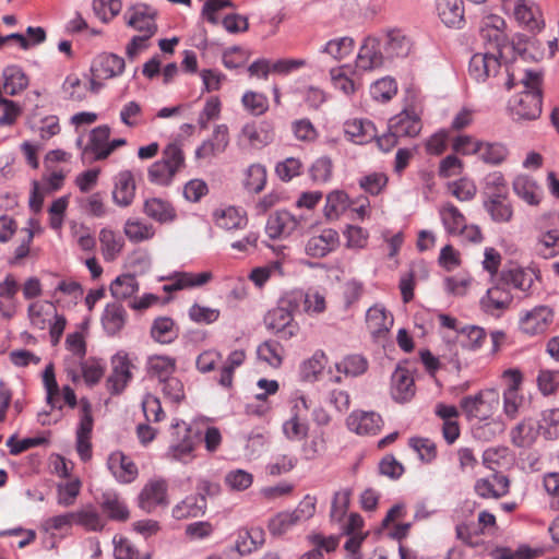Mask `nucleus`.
<instances>
[{
  "instance_id": "obj_3",
  "label": "nucleus",
  "mask_w": 559,
  "mask_h": 559,
  "mask_svg": "<svg viewBox=\"0 0 559 559\" xmlns=\"http://www.w3.org/2000/svg\"><path fill=\"white\" fill-rule=\"evenodd\" d=\"M460 406L467 419L488 420L500 406V394L495 389L483 390L464 396Z\"/></svg>"
},
{
  "instance_id": "obj_10",
  "label": "nucleus",
  "mask_w": 559,
  "mask_h": 559,
  "mask_svg": "<svg viewBox=\"0 0 559 559\" xmlns=\"http://www.w3.org/2000/svg\"><path fill=\"white\" fill-rule=\"evenodd\" d=\"M264 324L269 331L286 341L299 333V324L295 321L294 316L278 305L266 312Z\"/></svg>"
},
{
  "instance_id": "obj_8",
  "label": "nucleus",
  "mask_w": 559,
  "mask_h": 559,
  "mask_svg": "<svg viewBox=\"0 0 559 559\" xmlns=\"http://www.w3.org/2000/svg\"><path fill=\"white\" fill-rule=\"evenodd\" d=\"M132 360L124 350L117 352L111 357V373L109 374L106 385L111 394H120L132 380Z\"/></svg>"
},
{
  "instance_id": "obj_57",
  "label": "nucleus",
  "mask_w": 559,
  "mask_h": 559,
  "mask_svg": "<svg viewBox=\"0 0 559 559\" xmlns=\"http://www.w3.org/2000/svg\"><path fill=\"white\" fill-rule=\"evenodd\" d=\"M3 79L4 93L11 96L22 92L28 84L24 72L17 67H8L4 69Z\"/></svg>"
},
{
  "instance_id": "obj_7",
  "label": "nucleus",
  "mask_w": 559,
  "mask_h": 559,
  "mask_svg": "<svg viewBox=\"0 0 559 559\" xmlns=\"http://www.w3.org/2000/svg\"><path fill=\"white\" fill-rule=\"evenodd\" d=\"M502 53L486 50L472 56L468 64V73L476 82H485L489 78L498 79L501 74Z\"/></svg>"
},
{
  "instance_id": "obj_6",
  "label": "nucleus",
  "mask_w": 559,
  "mask_h": 559,
  "mask_svg": "<svg viewBox=\"0 0 559 559\" xmlns=\"http://www.w3.org/2000/svg\"><path fill=\"white\" fill-rule=\"evenodd\" d=\"M506 26V21L500 15L488 14L483 17L479 33L487 50L502 53L508 43Z\"/></svg>"
},
{
  "instance_id": "obj_64",
  "label": "nucleus",
  "mask_w": 559,
  "mask_h": 559,
  "mask_svg": "<svg viewBox=\"0 0 559 559\" xmlns=\"http://www.w3.org/2000/svg\"><path fill=\"white\" fill-rule=\"evenodd\" d=\"M539 429L547 439L559 438V408L546 409L542 414Z\"/></svg>"
},
{
  "instance_id": "obj_11",
  "label": "nucleus",
  "mask_w": 559,
  "mask_h": 559,
  "mask_svg": "<svg viewBox=\"0 0 559 559\" xmlns=\"http://www.w3.org/2000/svg\"><path fill=\"white\" fill-rule=\"evenodd\" d=\"M274 139V131L270 122H248L242 126L238 134V144L251 148H262Z\"/></svg>"
},
{
  "instance_id": "obj_13",
  "label": "nucleus",
  "mask_w": 559,
  "mask_h": 559,
  "mask_svg": "<svg viewBox=\"0 0 559 559\" xmlns=\"http://www.w3.org/2000/svg\"><path fill=\"white\" fill-rule=\"evenodd\" d=\"M73 525L71 512L50 516L43 521V547L52 549L70 532Z\"/></svg>"
},
{
  "instance_id": "obj_24",
  "label": "nucleus",
  "mask_w": 559,
  "mask_h": 559,
  "mask_svg": "<svg viewBox=\"0 0 559 559\" xmlns=\"http://www.w3.org/2000/svg\"><path fill=\"white\" fill-rule=\"evenodd\" d=\"M107 466L114 477L123 484L132 483L139 474L135 463L121 451L112 452L108 456Z\"/></svg>"
},
{
  "instance_id": "obj_47",
  "label": "nucleus",
  "mask_w": 559,
  "mask_h": 559,
  "mask_svg": "<svg viewBox=\"0 0 559 559\" xmlns=\"http://www.w3.org/2000/svg\"><path fill=\"white\" fill-rule=\"evenodd\" d=\"M102 509L115 521H126L130 515L126 501L115 492L103 495Z\"/></svg>"
},
{
  "instance_id": "obj_2",
  "label": "nucleus",
  "mask_w": 559,
  "mask_h": 559,
  "mask_svg": "<svg viewBox=\"0 0 559 559\" xmlns=\"http://www.w3.org/2000/svg\"><path fill=\"white\" fill-rule=\"evenodd\" d=\"M183 166L185 156L182 150L178 144L170 143L164 148L162 158L148 167V180L153 185L167 187Z\"/></svg>"
},
{
  "instance_id": "obj_39",
  "label": "nucleus",
  "mask_w": 559,
  "mask_h": 559,
  "mask_svg": "<svg viewBox=\"0 0 559 559\" xmlns=\"http://www.w3.org/2000/svg\"><path fill=\"white\" fill-rule=\"evenodd\" d=\"M99 242L103 257L107 262L115 261L124 246L123 238L109 228H103L99 231Z\"/></svg>"
},
{
  "instance_id": "obj_43",
  "label": "nucleus",
  "mask_w": 559,
  "mask_h": 559,
  "mask_svg": "<svg viewBox=\"0 0 559 559\" xmlns=\"http://www.w3.org/2000/svg\"><path fill=\"white\" fill-rule=\"evenodd\" d=\"M439 214L448 234L457 236L460 231L464 230L466 218L452 203L444 204Z\"/></svg>"
},
{
  "instance_id": "obj_51",
  "label": "nucleus",
  "mask_w": 559,
  "mask_h": 559,
  "mask_svg": "<svg viewBox=\"0 0 559 559\" xmlns=\"http://www.w3.org/2000/svg\"><path fill=\"white\" fill-rule=\"evenodd\" d=\"M326 356L324 352L317 350L310 358L301 362L299 376L302 381L316 382L325 366Z\"/></svg>"
},
{
  "instance_id": "obj_42",
  "label": "nucleus",
  "mask_w": 559,
  "mask_h": 559,
  "mask_svg": "<svg viewBox=\"0 0 559 559\" xmlns=\"http://www.w3.org/2000/svg\"><path fill=\"white\" fill-rule=\"evenodd\" d=\"M501 282L506 286H512L519 290L527 292L533 285L532 271L521 267L512 266L501 273Z\"/></svg>"
},
{
  "instance_id": "obj_63",
  "label": "nucleus",
  "mask_w": 559,
  "mask_h": 559,
  "mask_svg": "<svg viewBox=\"0 0 559 559\" xmlns=\"http://www.w3.org/2000/svg\"><path fill=\"white\" fill-rule=\"evenodd\" d=\"M511 462V453L507 447H493L484 451L483 463L492 471H496Z\"/></svg>"
},
{
  "instance_id": "obj_32",
  "label": "nucleus",
  "mask_w": 559,
  "mask_h": 559,
  "mask_svg": "<svg viewBox=\"0 0 559 559\" xmlns=\"http://www.w3.org/2000/svg\"><path fill=\"white\" fill-rule=\"evenodd\" d=\"M437 13L448 27L460 28L464 24L463 0H437Z\"/></svg>"
},
{
  "instance_id": "obj_5",
  "label": "nucleus",
  "mask_w": 559,
  "mask_h": 559,
  "mask_svg": "<svg viewBox=\"0 0 559 559\" xmlns=\"http://www.w3.org/2000/svg\"><path fill=\"white\" fill-rule=\"evenodd\" d=\"M157 10L146 3L140 2L128 8L123 14L127 26L134 31L153 37L157 32Z\"/></svg>"
},
{
  "instance_id": "obj_14",
  "label": "nucleus",
  "mask_w": 559,
  "mask_h": 559,
  "mask_svg": "<svg viewBox=\"0 0 559 559\" xmlns=\"http://www.w3.org/2000/svg\"><path fill=\"white\" fill-rule=\"evenodd\" d=\"M38 325L41 330H48L49 341L52 346H56L64 332L67 319L63 314L58 313L53 304L46 302L40 306V312L37 311Z\"/></svg>"
},
{
  "instance_id": "obj_58",
  "label": "nucleus",
  "mask_w": 559,
  "mask_h": 559,
  "mask_svg": "<svg viewBox=\"0 0 559 559\" xmlns=\"http://www.w3.org/2000/svg\"><path fill=\"white\" fill-rule=\"evenodd\" d=\"M354 48V39L349 36H343L329 40L321 49V52L331 56L335 60H342L348 57Z\"/></svg>"
},
{
  "instance_id": "obj_1",
  "label": "nucleus",
  "mask_w": 559,
  "mask_h": 559,
  "mask_svg": "<svg viewBox=\"0 0 559 559\" xmlns=\"http://www.w3.org/2000/svg\"><path fill=\"white\" fill-rule=\"evenodd\" d=\"M520 81L524 90L510 100L511 112L516 119H536L542 112V74L525 70Z\"/></svg>"
},
{
  "instance_id": "obj_61",
  "label": "nucleus",
  "mask_w": 559,
  "mask_h": 559,
  "mask_svg": "<svg viewBox=\"0 0 559 559\" xmlns=\"http://www.w3.org/2000/svg\"><path fill=\"white\" fill-rule=\"evenodd\" d=\"M352 495V488H342L334 492L330 511V518L332 521L342 522L344 520L349 507Z\"/></svg>"
},
{
  "instance_id": "obj_18",
  "label": "nucleus",
  "mask_w": 559,
  "mask_h": 559,
  "mask_svg": "<svg viewBox=\"0 0 559 559\" xmlns=\"http://www.w3.org/2000/svg\"><path fill=\"white\" fill-rule=\"evenodd\" d=\"M106 370V364L103 359L90 357L87 359L80 360V370L66 367L68 377L73 381L78 382L82 378L84 382L93 386L100 381Z\"/></svg>"
},
{
  "instance_id": "obj_26",
  "label": "nucleus",
  "mask_w": 559,
  "mask_h": 559,
  "mask_svg": "<svg viewBox=\"0 0 559 559\" xmlns=\"http://www.w3.org/2000/svg\"><path fill=\"white\" fill-rule=\"evenodd\" d=\"M213 218L215 225L226 231L240 230L248 225L246 211L231 205L215 210Z\"/></svg>"
},
{
  "instance_id": "obj_25",
  "label": "nucleus",
  "mask_w": 559,
  "mask_h": 559,
  "mask_svg": "<svg viewBox=\"0 0 559 559\" xmlns=\"http://www.w3.org/2000/svg\"><path fill=\"white\" fill-rule=\"evenodd\" d=\"M514 194L530 206H537L543 199V189L536 180L524 174L514 177L512 181Z\"/></svg>"
},
{
  "instance_id": "obj_53",
  "label": "nucleus",
  "mask_w": 559,
  "mask_h": 559,
  "mask_svg": "<svg viewBox=\"0 0 559 559\" xmlns=\"http://www.w3.org/2000/svg\"><path fill=\"white\" fill-rule=\"evenodd\" d=\"M349 207L347 193L334 190L326 195L324 216L328 219H337Z\"/></svg>"
},
{
  "instance_id": "obj_55",
  "label": "nucleus",
  "mask_w": 559,
  "mask_h": 559,
  "mask_svg": "<svg viewBox=\"0 0 559 559\" xmlns=\"http://www.w3.org/2000/svg\"><path fill=\"white\" fill-rule=\"evenodd\" d=\"M19 290V285L12 275H8L0 283V312L7 317H12L14 312L13 298Z\"/></svg>"
},
{
  "instance_id": "obj_21",
  "label": "nucleus",
  "mask_w": 559,
  "mask_h": 559,
  "mask_svg": "<svg viewBox=\"0 0 559 559\" xmlns=\"http://www.w3.org/2000/svg\"><path fill=\"white\" fill-rule=\"evenodd\" d=\"M348 429L357 435H376L383 420L376 412L354 411L346 419Z\"/></svg>"
},
{
  "instance_id": "obj_36",
  "label": "nucleus",
  "mask_w": 559,
  "mask_h": 559,
  "mask_svg": "<svg viewBox=\"0 0 559 559\" xmlns=\"http://www.w3.org/2000/svg\"><path fill=\"white\" fill-rule=\"evenodd\" d=\"M514 16L531 31H540L544 26L539 8L534 2L518 0L514 5Z\"/></svg>"
},
{
  "instance_id": "obj_33",
  "label": "nucleus",
  "mask_w": 559,
  "mask_h": 559,
  "mask_svg": "<svg viewBox=\"0 0 559 559\" xmlns=\"http://www.w3.org/2000/svg\"><path fill=\"white\" fill-rule=\"evenodd\" d=\"M127 318V311L121 304H108L102 316V324L107 335H117L124 328Z\"/></svg>"
},
{
  "instance_id": "obj_48",
  "label": "nucleus",
  "mask_w": 559,
  "mask_h": 559,
  "mask_svg": "<svg viewBox=\"0 0 559 559\" xmlns=\"http://www.w3.org/2000/svg\"><path fill=\"white\" fill-rule=\"evenodd\" d=\"M535 251L543 259H551L559 255V230L543 231L535 242Z\"/></svg>"
},
{
  "instance_id": "obj_28",
  "label": "nucleus",
  "mask_w": 559,
  "mask_h": 559,
  "mask_svg": "<svg viewBox=\"0 0 559 559\" xmlns=\"http://www.w3.org/2000/svg\"><path fill=\"white\" fill-rule=\"evenodd\" d=\"M124 59L115 53H104L97 57L92 67V74L104 80L120 75L124 71Z\"/></svg>"
},
{
  "instance_id": "obj_4",
  "label": "nucleus",
  "mask_w": 559,
  "mask_h": 559,
  "mask_svg": "<svg viewBox=\"0 0 559 559\" xmlns=\"http://www.w3.org/2000/svg\"><path fill=\"white\" fill-rule=\"evenodd\" d=\"M555 313L549 306L539 305L520 314L519 328L528 336L545 334L554 323Z\"/></svg>"
},
{
  "instance_id": "obj_45",
  "label": "nucleus",
  "mask_w": 559,
  "mask_h": 559,
  "mask_svg": "<svg viewBox=\"0 0 559 559\" xmlns=\"http://www.w3.org/2000/svg\"><path fill=\"white\" fill-rule=\"evenodd\" d=\"M510 437L515 447L528 448L536 441L538 429L531 419H524L512 428Z\"/></svg>"
},
{
  "instance_id": "obj_40",
  "label": "nucleus",
  "mask_w": 559,
  "mask_h": 559,
  "mask_svg": "<svg viewBox=\"0 0 559 559\" xmlns=\"http://www.w3.org/2000/svg\"><path fill=\"white\" fill-rule=\"evenodd\" d=\"M483 198L484 200H492L509 195L507 180L501 171H491L483 179Z\"/></svg>"
},
{
  "instance_id": "obj_38",
  "label": "nucleus",
  "mask_w": 559,
  "mask_h": 559,
  "mask_svg": "<svg viewBox=\"0 0 559 559\" xmlns=\"http://www.w3.org/2000/svg\"><path fill=\"white\" fill-rule=\"evenodd\" d=\"M368 359L360 354H349L335 362V369L346 378H357L367 372Z\"/></svg>"
},
{
  "instance_id": "obj_17",
  "label": "nucleus",
  "mask_w": 559,
  "mask_h": 559,
  "mask_svg": "<svg viewBox=\"0 0 559 559\" xmlns=\"http://www.w3.org/2000/svg\"><path fill=\"white\" fill-rule=\"evenodd\" d=\"M111 129L107 124L94 128L88 136V143L83 150V158L92 160H103L108 157V146Z\"/></svg>"
},
{
  "instance_id": "obj_37",
  "label": "nucleus",
  "mask_w": 559,
  "mask_h": 559,
  "mask_svg": "<svg viewBox=\"0 0 559 559\" xmlns=\"http://www.w3.org/2000/svg\"><path fill=\"white\" fill-rule=\"evenodd\" d=\"M483 206L495 223L504 224L513 218V205L508 197L483 200Z\"/></svg>"
},
{
  "instance_id": "obj_12",
  "label": "nucleus",
  "mask_w": 559,
  "mask_h": 559,
  "mask_svg": "<svg viewBox=\"0 0 559 559\" xmlns=\"http://www.w3.org/2000/svg\"><path fill=\"white\" fill-rule=\"evenodd\" d=\"M416 393L413 371L405 364H399L391 376L390 394L397 403L409 402Z\"/></svg>"
},
{
  "instance_id": "obj_41",
  "label": "nucleus",
  "mask_w": 559,
  "mask_h": 559,
  "mask_svg": "<svg viewBox=\"0 0 559 559\" xmlns=\"http://www.w3.org/2000/svg\"><path fill=\"white\" fill-rule=\"evenodd\" d=\"M123 233L131 242L139 243L152 239L155 228L141 218L131 217L126 221Z\"/></svg>"
},
{
  "instance_id": "obj_31",
  "label": "nucleus",
  "mask_w": 559,
  "mask_h": 559,
  "mask_svg": "<svg viewBox=\"0 0 559 559\" xmlns=\"http://www.w3.org/2000/svg\"><path fill=\"white\" fill-rule=\"evenodd\" d=\"M389 127L399 138H415L421 130V121L415 112L402 111L390 119Z\"/></svg>"
},
{
  "instance_id": "obj_22",
  "label": "nucleus",
  "mask_w": 559,
  "mask_h": 559,
  "mask_svg": "<svg viewBox=\"0 0 559 559\" xmlns=\"http://www.w3.org/2000/svg\"><path fill=\"white\" fill-rule=\"evenodd\" d=\"M340 243V236L335 229L325 228L319 235L310 237L306 243V253L312 258H323L334 251Z\"/></svg>"
},
{
  "instance_id": "obj_50",
  "label": "nucleus",
  "mask_w": 559,
  "mask_h": 559,
  "mask_svg": "<svg viewBox=\"0 0 559 559\" xmlns=\"http://www.w3.org/2000/svg\"><path fill=\"white\" fill-rule=\"evenodd\" d=\"M257 355L260 360L277 369L283 364L284 347L277 341L267 340L258 346Z\"/></svg>"
},
{
  "instance_id": "obj_29",
  "label": "nucleus",
  "mask_w": 559,
  "mask_h": 559,
  "mask_svg": "<svg viewBox=\"0 0 559 559\" xmlns=\"http://www.w3.org/2000/svg\"><path fill=\"white\" fill-rule=\"evenodd\" d=\"M393 322V316L381 305H374L367 310L366 324L374 337L388 333Z\"/></svg>"
},
{
  "instance_id": "obj_60",
  "label": "nucleus",
  "mask_w": 559,
  "mask_h": 559,
  "mask_svg": "<svg viewBox=\"0 0 559 559\" xmlns=\"http://www.w3.org/2000/svg\"><path fill=\"white\" fill-rule=\"evenodd\" d=\"M478 155L484 163L496 166L502 164L507 159L509 151L502 143L483 142L481 151Z\"/></svg>"
},
{
  "instance_id": "obj_44",
  "label": "nucleus",
  "mask_w": 559,
  "mask_h": 559,
  "mask_svg": "<svg viewBox=\"0 0 559 559\" xmlns=\"http://www.w3.org/2000/svg\"><path fill=\"white\" fill-rule=\"evenodd\" d=\"M73 524L80 525L87 531H102L105 526V521L98 511L92 507L86 506L82 509L71 512Z\"/></svg>"
},
{
  "instance_id": "obj_9",
  "label": "nucleus",
  "mask_w": 559,
  "mask_h": 559,
  "mask_svg": "<svg viewBox=\"0 0 559 559\" xmlns=\"http://www.w3.org/2000/svg\"><path fill=\"white\" fill-rule=\"evenodd\" d=\"M171 428L175 430L174 433L177 435L178 440L170 445L167 456L182 463L190 462L193 457L192 452L199 438L192 436L191 428L182 420L174 423Z\"/></svg>"
},
{
  "instance_id": "obj_52",
  "label": "nucleus",
  "mask_w": 559,
  "mask_h": 559,
  "mask_svg": "<svg viewBox=\"0 0 559 559\" xmlns=\"http://www.w3.org/2000/svg\"><path fill=\"white\" fill-rule=\"evenodd\" d=\"M152 337L162 344H169L178 336V330L171 318L162 317L154 320L151 328Z\"/></svg>"
},
{
  "instance_id": "obj_30",
  "label": "nucleus",
  "mask_w": 559,
  "mask_h": 559,
  "mask_svg": "<svg viewBox=\"0 0 559 559\" xmlns=\"http://www.w3.org/2000/svg\"><path fill=\"white\" fill-rule=\"evenodd\" d=\"M346 138L355 144H366L374 140L376 127L367 119H350L344 123Z\"/></svg>"
},
{
  "instance_id": "obj_62",
  "label": "nucleus",
  "mask_w": 559,
  "mask_h": 559,
  "mask_svg": "<svg viewBox=\"0 0 559 559\" xmlns=\"http://www.w3.org/2000/svg\"><path fill=\"white\" fill-rule=\"evenodd\" d=\"M115 559H150L148 554L140 552L135 546L123 536L112 538Z\"/></svg>"
},
{
  "instance_id": "obj_49",
  "label": "nucleus",
  "mask_w": 559,
  "mask_h": 559,
  "mask_svg": "<svg viewBox=\"0 0 559 559\" xmlns=\"http://www.w3.org/2000/svg\"><path fill=\"white\" fill-rule=\"evenodd\" d=\"M82 483L79 477H69L61 479L57 484V502L62 507L74 504L81 492Z\"/></svg>"
},
{
  "instance_id": "obj_54",
  "label": "nucleus",
  "mask_w": 559,
  "mask_h": 559,
  "mask_svg": "<svg viewBox=\"0 0 559 559\" xmlns=\"http://www.w3.org/2000/svg\"><path fill=\"white\" fill-rule=\"evenodd\" d=\"M148 373L159 381L173 376L176 370V359L169 356L155 355L147 360Z\"/></svg>"
},
{
  "instance_id": "obj_19",
  "label": "nucleus",
  "mask_w": 559,
  "mask_h": 559,
  "mask_svg": "<svg viewBox=\"0 0 559 559\" xmlns=\"http://www.w3.org/2000/svg\"><path fill=\"white\" fill-rule=\"evenodd\" d=\"M330 78L334 88L346 96L355 94L361 86L360 72L350 64L332 68Z\"/></svg>"
},
{
  "instance_id": "obj_46",
  "label": "nucleus",
  "mask_w": 559,
  "mask_h": 559,
  "mask_svg": "<svg viewBox=\"0 0 559 559\" xmlns=\"http://www.w3.org/2000/svg\"><path fill=\"white\" fill-rule=\"evenodd\" d=\"M140 286L136 277L132 274L117 276L110 284L111 296L117 300H124L138 293Z\"/></svg>"
},
{
  "instance_id": "obj_56",
  "label": "nucleus",
  "mask_w": 559,
  "mask_h": 559,
  "mask_svg": "<svg viewBox=\"0 0 559 559\" xmlns=\"http://www.w3.org/2000/svg\"><path fill=\"white\" fill-rule=\"evenodd\" d=\"M409 40L399 32H392L388 35L384 44V58H404L409 53Z\"/></svg>"
},
{
  "instance_id": "obj_15",
  "label": "nucleus",
  "mask_w": 559,
  "mask_h": 559,
  "mask_svg": "<svg viewBox=\"0 0 559 559\" xmlns=\"http://www.w3.org/2000/svg\"><path fill=\"white\" fill-rule=\"evenodd\" d=\"M384 55L381 44L376 37H366L358 50L355 67L359 72L372 71L383 66Z\"/></svg>"
},
{
  "instance_id": "obj_34",
  "label": "nucleus",
  "mask_w": 559,
  "mask_h": 559,
  "mask_svg": "<svg viewBox=\"0 0 559 559\" xmlns=\"http://www.w3.org/2000/svg\"><path fill=\"white\" fill-rule=\"evenodd\" d=\"M207 509L206 501L195 495L187 496L173 508L171 514L176 520H187L205 514Z\"/></svg>"
},
{
  "instance_id": "obj_23",
  "label": "nucleus",
  "mask_w": 559,
  "mask_h": 559,
  "mask_svg": "<svg viewBox=\"0 0 559 559\" xmlns=\"http://www.w3.org/2000/svg\"><path fill=\"white\" fill-rule=\"evenodd\" d=\"M300 221L288 211H277L267 218L265 231L272 239L286 238L299 226Z\"/></svg>"
},
{
  "instance_id": "obj_27",
  "label": "nucleus",
  "mask_w": 559,
  "mask_h": 559,
  "mask_svg": "<svg viewBox=\"0 0 559 559\" xmlns=\"http://www.w3.org/2000/svg\"><path fill=\"white\" fill-rule=\"evenodd\" d=\"M135 181L131 170H122L114 179V202L119 206H129L135 197Z\"/></svg>"
},
{
  "instance_id": "obj_35",
  "label": "nucleus",
  "mask_w": 559,
  "mask_h": 559,
  "mask_svg": "<svg viewBox=\"0 0 559 559\" xmlns=\"http://www.w3.org/2000/svg\"><path fill=\"white\" fill-rule=\"evenodd\" d=\"M143 213L160 224L171 223L176 218L175 207L170 202L160 198H150L145 200Z\"/></svg>"
},
{
  "instance_id": "obj_59",
  "label": "nucleus",
  "mask_w": 559,
  "mask_h": 559,
  "mask_svg": "<svg viewBox=\"0 0 559 559\" xmlns=\"http://www.w3.org/2000/svg\"><path fill=\"white\" fill-rule=\"evenodd\" d=\"M266 183V168L261 164L250 165L245 174L243 185L249 192H261Z\"/></svg>"
},
{
  "instance_id": "obj_20",
  "label": "nucleus",
  "mask_w": 559,
  "mask_h": 559,
  "mask_svg": "<svg viewBox=\"0 0 559 559\" xmlns=\"http://www.w3.org/2000/svg\"><path fill=\"white\" fill-rule=\"evenodd\" d=\"M167 503V483L164 479L150 480L139 495V507L147 513Z\"/></svg>"
},
{
  "instance_id": "obj_16",
  "label": "nucleus",
  "mask_w": 559,
  "mask_h": 559,
  "mask_svg": "<svg viewBox=\"0 0 559 559\" xmlns=\"http://www.w3.org/2000/svg\"><path fill=\"white\" fill-rule=\"evenodd\" d=\"M513 301L511 290L502 282L490 287L480 299V305L486 313L499 317L510 308Z\"/></svg>"
}]
</instances>
